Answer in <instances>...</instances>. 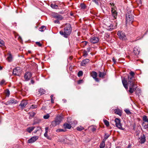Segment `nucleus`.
Wrapping results in <instances>:
<instances>
[{
	"mask_svg": "<svg viewBox=\"0 0 148 148\" xmlns=\"http://www.w3.org/2000/svg\"><path fill=\"white\" fill-rule=\"evenodd\" d=\"M122 82L124 87L126 90H127L128 89V86L135 84L134 77L128 76L127 80L125 78H124L122 79Z\"/></svg>",
	"mask_w": 148,
	"mask_h": 148,
	"instance_id": "1",
	"label": "nucleus"
},
{
	"mask_svg": "<svg viewBox=\"0 0 148 148\" xmlns=\"http://www.w3.org/2000/svg\"><path fill=\"white\" fill-rule=\"evenodd\" d=\"M64 27V32L60 31V33L64 37L67 38L71 33L72 28L71 25L69 23L66 24Z\"/></svg>",
	"mask_w": 148,
	"mask_h": 148,
	"instance_id": "2",
	"label": "nucleus"
},
{
	"mask_svg": "<svg viewBox=\"0 0 148 148\" xmlns=\"http://www.w3.org/2000/svg\"><path fill=\"white\" fill-rule=\"evenodd\" d=\"M63 118L62 116H58L55 119L54 121L51 122V125L55 127L56 125H59L61 122Z\"/></svg>",
	"mask_w": 148,
	"mask_h": 148,
	"instance_id": "3",
	"label": "nucleus"
},
{
	"mask_svg": "<svg viewBox=\"0 0 148 148\" xmlns=\"http://www.w3.org/2000/svg\"><path fill=\"white\" fill-rule=\"evenodd\" d=\"M117 34L120 39L123 40H127L126 36L125 33L122 31H119L118 32Z\"/></svg>",
	"mask_w": 148,
	"mask_h": 148,
	"instance_id": "4",
	"label": "nucleus"
},
{
	"mask_svg": "<svg viewBox=\"0 0 148 148\" xmlns=\"http://www.w3.org/2000/svg\"><path fill=\"white\" fill-rule=\"evenodd\" d=\"M115 122L116 127L120 129L123 130H124V129L123 128L122 126V124L121 123L120 120L118 118H116L115 119Z\"/></svg>",
	"mask_w": 148,
	"mask_h": 148,
	"instance_id": "5",
	"label": "nucleus"
},
{
	"mask_svg": "<svg viewBox=\"0 0 148 148\" xmlns=\"http://www.w3.org/2000/svg\"><path fill=\"white\" fill-rule=\"evenodd\" d=\"M21 73V70L19 67L15 68L13 71V74L14 75L19 76Z\"/></svg>",
	"mask_w": 148,
	"mask_h": 148,
	"instance_id": "6",
	"label": "nucleus"
},
{
	"mask_svg": "<svg viewBox=\"0 0 148 148\" xmlns=\"http://www.w3.org/2000/svg\"><path fill=\"white\" fill-rule=\"evenodd\" d=\"M136 84L129 85L128 86L129 87V89L128 92L130 93H133L136 89V87L135 86Z\"/></svg>",
	"mask_w": 148,
	"mask_h": 148,
	"instance_id": "7",
	"label": "nucleus"
},
{
	"mask_svg": "<svg viewBox=\"0 0 148 148\" xmlns=\"http://www.w3.org/2000/svg\"><path fill=\"white\" fill-rule=\"evenodd\" d=\"M18 103L17 101L13 98H11L10 100L7 101L5 104L6 105L12 104H15Z\"/></svg>",
	"mask_w": 148,
	"mask_h": 148,
	"instance_id": "8",
	"label": "nucleus"
},
{
	"mask_svg": "<svg viewBox=\"0 0 148 148\" xmlns=\"http://www.w3.org/2000/svg\"><path fill=\"white\" fill-rule=\"evenodd\" d=\"M91 76L92 77L95 81L97 82H99L98 78H97V73L95 71H92L90 73Z\"/></svg>",
	"mask_w": 148,
	"mask_h": 148,
	"instance_id": "9",
	"label": "nucleus"
},
{
	"mask_svg": "<svg viewBox=\"0 0 148 148\" xmlns=\"http://www.w3.org/2000/svg\"><path fill=\"white\" fill-rule=\"evenodd\" d=\"M90 41L92 43H96L99 41V38L97 37H92L90 38Z\"/></svg>",
	"mask_w": 148,
	"mask_h": 148,
	"instance_id": "10",
	"label": "nucleus"
},
{
	"mask_svg": "<svg viewBox=\"0 0 148 148\" xmlns=\"http://www.w3.org/2000/svg\"><path fill=\"white\" fill-rule=\"evenodd\" d=\"M126 16L127 21H128L129 22H132L133 21L134 19V17L133 16L132 14H126Z\"/></svg>",
	"mask_w": 148,
	"mask_h": 148,
	"instance_id": "11",
	"label": "nucleus"
},
{
	"mask_svg": "<svg viewBox=\"0 0 148 148\" xmlns=\"http://www.w3.org/2000/svg\"><path fill=\"white\" fill-rule=\"evenodd\" d=\"M32 74L30 72H27L25 74L24 77L25 80L26 81H28L32 76Z\"/></svg>",
	"mask_w": 148,
	"mask_h": 148,
	"instance_id": "12",
	"label": "nucleus"
},
{
	"mask_svg": "<svg viewBox=\"0 0 148 148\" xmlns=\"http://www.w3.org/2000/svg\"><path fill=\"white\" fill-rule=\"evenodd\" d=\"M38 138V136H34L30 138L27 141V142L28 143H32L34 142Z\"/></svg>",
	"mask_w": 148,
	"mask_h": 148,
	"instance_id": "13",
	"label": "nucleus"
},
{
	"mask_svg": "<svg viewBox=\"0 0 148 148\" xmlns=\"http://www.w3.org/2000/svg\"><path fill=\"white\" fill-rule=\"evenodd\" d=\"M146 140L145 137L144 135L141 136L139 138V142L143 144L145 143Z\"/></svg>",
	"mask_w": 148,
	"mask_h": 148,
	"instance_id": "14",
	"label": "nucleus"
},
{
	"mask_svg": "<svg viewBox=\"0 0 148 148\" xmlns=\"http://www.w3.org/2000/svg\"><path fill=\"white\" fill-rule=\"evenodd\" d=\"M89 62V59H86L83 60L81 63V65L82 66H85L86 64L88 63Z\"/></svg>",
	"mask_w": 148,
	"mask_h": 148,
	"instance_id": "15",
	"label": "nucleus"
},
{
	"mask_svg": "<svg viewBox=\"0 0 148 148\" xmlns=\"http://www.w3.org/2000/svg\"><path fill=\"white\" fill-rule=\"evenodd\" d=\"M27 103V102L26 101L23 100L21 101L19 106H21V108L25 107Z\"/></svg>",
	"mask_w": 148,
	"mask_h": 148,
	"instance_id": "16",
	"label": "nucleus"
},
{
	"mask_svg": "<svg viewBox=\"0 0 148 148\" xmlns=\"http://www.w3.org/2000/svg\"><path fill=\"white\" fill-rule=\"evenodd\" d=\"M38 92L39 93L37 95L38 97L44 94L45 93L44 90L41 88H40L39 89Z\"/></svg>",
	"mask_w": 148,
	"mask_h": 148,
	"instance_id": "17",
	"label": "nucleus"
},
{
	"mask_svg": "<svg viewBox=\"0 0 148 148\" xmlns=\"http://www.w3.org/2000/svg\"><path fill=\"white\" fill-rule=\"evenodd\" d=\"M107 27L106 28L108 30L112 31L113 29L115 28V27L112 24L109 25V24L107 25Z\"/></svg>",
	"mask_w": 148,
	"mask_h": 148,
	"instance_id": "18",
	"label": "nucleus"
},
{
	"mask_svg": "<svg viewBox=\"0 0 148 148\" xmlns=\"http://www.w3.org/2000/svg\"><path fill=\"white\" fill-rule=\"evenodd\" d=\"M140 50L139 48L137 47H135L134 49V53L135 55L138 54Z\"/></svg>",
	"mask_w": 148,
	"mask_h": 148,
	"instance_id": "19",
	"label": "nucleus"
},
{
	"mask_svg": "<svg viewBox=\"0 0 148 148\" xmlns=\"http://www.w3.org/2000/svg\"><path fill=\"white\" fill-rule=\"evenodd\" d=\"M42 130L41 129V128L39 127H37L36 130L34 132L35 133H37L38 134H40Z\"/></svg>",
	"mask_w": 148,
	"mask_h": 148,
	"instance_id": "20",
	"label": "nucleus"
},
{
	"mask_svg": "<svg viewBox=\"0 0 148 148\" xmlns=\"http://www.w3.org/2000/svg\"><path fill=\"white\" fill-rule=\"evenodd\" d=\"M112 15L114 18H116L117 14V13L115 10H111Z\"/></svg>",
	"mask_w": 148,
	"mask_h": 148,
	"instance_id": "21",
	"label": "nucleus"
},
{
	"mask_svg": "<svg viewBox=\"0 0 148 148\" xmlns=\"http://www.w3.org/2000/svg\"><path fill=\"white\" fill-rule=\"evenodd\" d=\"M105 140L103 139L100 145V148H104L105 147Z\"/></svg>",
	"mask_w": 148,
	"mask_h": 148,
	"instance_id": "22",
	"label": "nucleus"
},
{
	"mask_svg": "<svg viewBox=\"0 0 148 148\" xmlns=\"http://www.w3.org/2000/svg\"><path fill=\"white\" fill-rule=\"evenodd\" d=\"M64 126L65 129H70L71 127V125L67 123L64 124Z\"/></svg>",
	"mask_w": 148,
	"mask_h": 148,
	"instance_id": "23",
	"label": "nucleus"
},
{
	"mask_svg": "<svg viewBox=\"0 0 148 148\" xmlns=\"http://www.w3.org/2000/svg\"><path fill=\"white\" fill-rule=\"evenodd\" d=\"M35 127H30L27 129V131L29 133H31L35 128Z\"/></svg>",
	"mask_w": 148,
	"mask_h": 148,
	"instance_id": "24",
	"label": "nucleus"
},
{
	"mask_svg": "<svg viewBox=\"0 0 148 148\" xmlns=\"http://www.w3.org/2000/svg\"><path fill=\"white\" fill-rule=\"evenodd\" d=\"M114 112L115 114L121 116V112L119 110L115 109L114 110Z\"/></svg>",
	"mask_w": 148,
	"mask_h": 148,
	"instance_id": "25",
	"label": "nucleus"
},
{
	"mask_svg": "<svg viewBox=\"0 0 148 148\" xmlns=\"http://www.w3.org/2000/svg\"><path fill=\"white\" fill-rule=\"evenodd\" d=\"M51 6L53 9H57L58 8V5L54 3H52L51 5Z\"/></svg>",
	"mask_w": 148,
	"mask_h": 148,
	"instance_id": "26",
	"label": "nucleus"
},
{
	"mask_svg": "<svg viewBox=\"0 0 148 148\" xmlns=\"http://www.w3.org/2000/svg\"><path fill=\"white\" fill-rule=\"evenodd\" d=\"M110 5H111V9H115L116 8V6L114 4L113 2H111L110 3Z\"/></svg>",
	"mask_w": 148,
	"mask_h": 148,
	"instance_id": "27",
	"label": "nucleus"
},
{
	"mask_svg": "<svg viewBox=\"0 0 148 148\" xmlns=\"http://www.w3.org/2000/svg\"><path fill=\"white\" fill-rule=\"evenodd\" d=\"M105 75V73L103 72H99V77H103Z\"/></svg>",
	"mask_w": 148,
	"mask_h": 148,
	"instance_id": "28",
	"label": "nucleus"
},
{
	"mask_svg": "<svg viewBox=\"0 0 148 148\" xmlns=\"http://www.w3.org/2000/svg\"><path fill=\"white\" fill-rule=\"evenodd\" d=\"M7 59L9 62H10L12 60V56L11 54L9 55V56L7 58Z\"/></svg>",
	"mask_w": 148,
	"mask_h": 148,
	"instance_id": "29",
	"label": "nucleus"
},
{
	"mask_svg": "<svg viewBox=\"0 0 148 148\" xmlns=\"http://www.w3.org/2000/svg\"><path fill=\"white\" fill-rule=\"evenodd\" d=\"M143 120L145 122H147L148 123V118H147V116L146 115H144L143 116Z\"/></svg>",
	"mask_w": 148,
	"mask_h": 148,
	"instance_id": "30",
	"label": "nucleus"
},
{
	"mask_svg": "<svg viewBox=\"0 0 148 148\" xmlns=\"http://www.w3.org/2000/svg\"><path fill=\"white\" fill-rule=\"evenodd\" d=\"M44 136L48 140H51V138L48 135L47 133H45Z\"/></svg>",
	"mask_w": 148,
	"mask_h": 148,
	"instance_id": "31",
	"label": "nucleus"
},
{
	"mask_svg": "<svg viewBox=\"0 0 148 148\" xmlns=\"http://www.w3.org/2000/svg\"><path fill=\"white\" fill-rule=\"evenodd\" d=\"M56 16V18H57L58 20H61L63 18V17L62 16L59 15L58 14V15L57 16Z\"/></svg>",
	"mask_w": 148,
	"mask_h": 148,
	"instance_id": "32",
	"label": "nucleus"
},
{
	"mask_svg": "<svg viewBox=\"0 0 148 148\" xmlns=\"http://www.w3.org/2000/svg\"><path fill=\"white\" fill-rule=\"evenodd\" d=\"M46 27L44 26H42L40 28H39V31L40 32H42L44 31V29H46Z\"/></svg>",
	"mask_w": 148,
	"mask_h": 148,
	"instance_id": "33",
	"label": "nucleus"
},
{
	"mask_svg": "<svg viewBox=\"0 0 148 148\" xmlns=\"http://www.w3.org/2000/svg\"><path fill=\"white\" fill-rule=\"evenodd\" d=\"M84 128L81 126H79L77 128V130L79 131H81V130H84Z\"/></svg>",
	"mask_w": 148,
	"mask_h": 148,
	"instance_id": "34",
	"label": "nucleus"
},
{
	"mask_svg": "<svg viewBox=\"0 0 148 148\" xmlns=\"http://www.w3.org/2000/svg\"><path fill=\"white\" fill-rule=\"evenodd\" d=\"M80 6L82 9H85L87 8L86 5L84 3L81 4Z\"/></svg>",
	"mask_w": 148,
	"mask_h": 148,
	"instance_id": "35",
	"label": "nucleus"
},
{
	"mask_svg": "<svg viewBox=\"0 0 148 148\" xmlns=\"http://www.w3.org/2000/svg\"><path fill=\"white\" fill-rule=\"evenodd\" d=\"M103 122L107 126L109 125V122L106 120H103Z\"/></svg>",
	"mask_w": 148,
	"mask_h": 148,
	"instance_id": "36",
	"label": "nucleus"
},
{
	"mask_svg": "<svg viewBox=\"0 0 148 148\" xmlns=\"http://www.w3.org/2000/svg\"><path fill=\"white\" fill-rule=\"evenodd\" d=\"M66 131L65 130L63 129H58L56 130V132H65Z\"/></svg>",
	"mask_w": 148,
	"mask_h": 148,
	"instance_id": "37",
	"label": "nucleus"
},
{
	"mask_svg": "<svg viewBox=\"0 0 148 148\" xmlns=\"http://www.w3.org/2000/svg\"><path fill=\"white\" fill-rule=\"evenodd\" d=\"M97 5H99V3H100V0H92Z\"/></svg>",
	"mask_w": 148,
	"mask_h": 148,
	"instance_id": "38",
	"label": "nucleus"
},
{
	"mask_svg": "<svg viewBox=\"0 0 148 148\" xmlns=\"http://www.w3.org/2000/svg\"><path fill=\"white\" fill-rule=\"evenodd\" d=\"M50 117V115L49 114H47L46 115L44 116L43 118L45 119H47Z\"/></svg>",
	"mask_w": 148,
	"mask_h": 148,
	"instance_id": "39",
	"label": "nucleus"
},
{
	"mask_svg": "<svg viewBox=\"0 0 148 148\" xmlns=\"http://www.w3.org/2000/svg\"><path fill=\"white\" fill-rule=\"evenodd\" d=\"M37 107V105H32L30 107V108L31 109H35Z\"/></svg>",
	"mask_w": 148,
	"mask_h": 148,
	"instance_id": "40",
	"label": "nucleus"
},
{
	"mask_svg": "<svg viewBox=\"0 0 148 148\" xmlns=\"http://www.w3.org/2000/svg\"><path fill=\"white\" fill-rule=\"evenodd\" d=\"M144 122H143L142 123V125L144 127L145 129H147L148 128V124H147V125H145Z\"/></svg>",
	"mask_w": 148,
	"mask_h": 148,
	"instance_id": "41",
	"label": "nucleus"
},
{
	"mask_svg": "<svg viewBox=\"0 0 148 148\" xmlns=\"http://www.w3.org/2000/svg\"><path fill=\"white\" fill-rule=\"evenodd\" d=\"M109 135L108 134H105V136H104V140H105L107 139V138L109 137Z\"/></svg>",
	"mask_w": 148,
	"mask_h": 148,
	"instance_id": "42",
	"label": "nucleus"
},
{
	"mask_svg": "<svg viewBox=\"0 0 148 148\" xmlns=\"http://www.w3.org/2000/svg\"><path fill=\"white\" fill-rule=\"evenodd\" d=\"M83 75V72L82 71H79L78 73V76L79 77L82 76Z\"/></svg>",
	"mask_w": 148,
	"mask_h": 148,
	"instance_id": "43",
	"label": "nucleus"
},
{
	"mask_svg": "<svg viewBox=\"0 0 148 148\" xmlns=\"http://www.w3.org/2000/svg\"><path fill=\"white\" fill-rule=\"evenodd\" d=\"M133 12H132L131 10H127L126 14H131Z\"/></svg>",
	"mask_w": 148,
	"mask_h": 148,
	"instance_id": "44",
	"label": "nucleus"
},
{
	"mask_svg": "<svg viewBox=\"0 0 148 148\" xmlns=\"http://www.w3.org/2000/svg\"><path fill=\"white\" fill-rule=\"evenodd\" d=\"M125 112L127 114H131V112L129 109H126L125 110Z\"/></svg>",
	"mask_w": 148,
	"mask_h": 148,
	"instance_id": "45",
	"label": "nucleus"
},
{
	"mask_svg": "<svg viewBox=\"0 0 148 148\" xmlns=\"http://www.w3.org/2000/svg\"><path fill=\"white\" fill-rule=\"evenodd\" d=\"M36 43L39 47H41L42 46V45L41 44L40 42H36Z\"/></svg>",
	"mask_w": 148,
	"mask_h": 148,
	"instance_id": "46",
	"label": "nucleus"
},
{
	"mask_svg": "<svg viewBox=\"0 0 148 148\" xmlns=\"http://www.w3.org/2000/svg\"><path fill=\"white\" fill-rule=\"evenodd\" d=\"M31 117H33L35 114V113L34 112H32L29 113Z\"/></svg>",
	"mask_w": 148,
	"mask_h": 148,
	"instance_id": "47",
	"label": "nucleus"
},
{
	"mask_svg": "<svg viewBox=\"0 0 148 148\" xmlns=\"http://www.w3.org/2000/svg\"><path fill=\"white\" fill-rule=\"evenodd\" d=\"M58 14L55 13H53L52 14V16L54 18H56V16H57L58 15Z\"/></svg>",
	"mask_w": 148,
	"mask_h": 148,
	"instance_id": "48",
	"label": "nucleus"
},
{
	"mask_svg": "<svg viewBox=\"0 0 148 148\" xmlns=\"http://www.w3.org/2000/svg\"><path fill=\"white\" fill-rule=\"evenodd\" d=\"M88 55V53L86 51H84L83 53V56H84L85 57H86Z\"/></svg>",
	"mask_w": 148,
	"mask_h": 148,
	"instance_id": "49",
	"label": "nucleus"
},
{
	"mask_svg": "<svg viewBox=\"0 0 148 148\" xmlns=\"http://www.w3.org/2000/svg\"><path fill=\"white\" fill-rule=\"evenodd\" d=\"M130 75H131V77H134V73L132 71H131L130 73Z\"/></svg>",
	"mask_w": 148,
	"mask_h": 148,
	"instance_id": "50",
	"label": "nucleus"
},
{
	"mask_svg": "<svg viewBox=\"0 0 148 148\" xmlns=\"http://www.w3.org/2000/svg\"><path fill=\"white\" fill-rule=\"evenodd\" d=\"M0 44L2 45H4V41L3 40H1L0 39Z\"/></svg>",
	"mask_w": 148,
	"mask_h": 148,
	"instance_id": "51",
	"label": "nucleus"
},
{
	"mask_svg": "<svg viewBox=\"0 0 148 148\" xmlns=\"http://www.w3.org/2000/svg\"><path fill=\"white\" fill-rule=\"evenodd\" d=\"M45 133H48V131L49 130V127H46L45 128Z\"/></svg>",
	"mask_w": 148,
	"mask_h": 148,
	"instance_id": "52",
	"label": "nucleus"
},
{
	"mask_svg": "<svg viewBox=\"0 0 148 148\" xmlns=\"http://www.w3.org/2000/svg\"><path fill=\"white\" fill-rule=\"evenodd\" d=\"M54 22L55 23H58L59 24L60 23L59 21L58 20H57L55 21H54Z\"/></svg>",
	"mask_w": 148,
	"mask_h": 148,
	"instance_id": "53",
	"label": "nucleus"
},
{
	"mask_svg": "<svg viewBox=\"0 0 148 148\" xmlns=\"http://www.w3.org/2000/svg\"><path fill=\"white\" fill-rule=\"evenodd\" d=\"M5 82V81L4 80H2L0 82V84H2Z\"/></svg>",
	"mask_w": 148,
	"mask_h": 148,
	"instance_id": "54",
	"label": "nucleus"
},
{
	"mask_svg": "<svg viewBox=\"0 0 148 148\" xmlns=\"http://www.w3.org/2000/svg\"><path fill=\"white\" fill-rule=\"evenodd\" d=\"M82 80H79L78 81L77 83L78 84H80L82 82Z\"/></svg>",
	"mask_w": 148,
	"mask_h": 148,
	"instance_id": "55",
	"label": "nucleus"
},
{
	"mask_svg": "<svg viewBox=\"0 0 148 148\" xmlns=\"http://www.w3.org/2000/svg\"><path fill=\"white\" fill-rule=\"evenodd\" d=\"M91 130L92 131L94 132L96 130V128L94 127H92V128H91Z\"/></svg>",
	"mask_w": 148,
	"mask_h": 148,
	"instance_id": "56",
	"label": "nucleus"
},
{
	"mask_svg": "<svg viewBox=\"0 0 148 148\" xmlns=\"http://www.w3.org/2000/svg\"><path fill=\"white\" fill-rule=\"evenodd\" d=\"M112 61L114 62V64H115L116 62L115 59H114V57L113 58H112Z\"/></svg>",
	"mask_w": 148,
	"mask_h": 148,
	"instance_id": "57",
	"label": "nucleus"
},
{
	"mask_svg": "<svg viewBox=\"0 0 148 148\" xmlns=\"http://www.w3.org/2000/svg\"><path fill=\"white\" fill-rule=\"evenodd\" d=\"M7 94L8 95V96L9 95H10V91L9 90H8L7 92H6Z\"/></svg>",
	"mask_w": 148,
	"mask_h": 148,
	"instance_id": "58",
	"label": "nucleus"
},
{
	"mask_svg": "<svg viewBox=\"0 0 148 148\" xmlns=\"http://www.w3.org/2000/svg\"><path fill=\"white\" fill-rule=\"evenodd\" d=\"M51 103H54V100L53 99V98L51 99Z\"/></svg>",
	"mask_w": 148,
	"mask_h": 148,
	"instance_id": "59",
	"label": "nucleus"
},
{
	"mask_svg": "<svg viewBox=\"0 0 148 148\" xmlns=\"http://www.w3.org/2000/svg\"><path fill=\"white\" fill-rule=\"evenodd\" d=\"M65 11H62L60 12L59 13L60 14H64V12Z\"/></svg>",
	"mask_w": 148,
	"mask_h": 148,
	"instance_id": "60",
	"label": "nucleus"
},
{
	"mask_svg": "<svg viewBox=\"0 0 148 148\" xmlns=\"http://www.w3.org/2000/svg\"><path fill=\"white\" fill-rule=\"evenodd\" d=\"M84 44L85 45H86L87 44V43H88V42L85 41H84Z\"/></svg>",
	"mask_w": 148,
	"mask_h": 148,
	"instance_id": "61",
	"label": "nucleus"
},
{
	"mask_svg": "<svg viewBox=\"0 0 148 148\" xmlns=\"http://www.w3.org/2000/svg\"><path fill=\"white\" fill-rule=\"evenodd\" d=\"M18 39L19 40H22L20 36H18Z\"/></svg>",
	"mask_w": 148,
	"mask_h": 148,
	"instance_id": "62",
	"label": "nucleus"
},
{
	"mask_svg": "<svg viewBox=\"0 0 148 148\" xmlns=\"http://www.w3.org/2000/svg\"><path fill=\"white\" fill-rule=\"evenodd\" d=\"M31 82L32 84H33L34 83V81L33 80H31Z\"/></svg>",
	"mask_w": 148,
	"mask_h": 148,
	"instance_id": "63",
	"label": "nucleus"
},
{
	"mask_svg": "<svg viewBox=\"0 0 148 148\" xmlns=\"http://www.w3.org/2000/svg\"><path fill=\"white\" fill-rule=\"evenodd\" d=\"M53 95H51V99H52V98H53Z\"/></svg>",
	"mask_w": 148,
	"mask_h": 148,
	"instance_id": "64",
	"label": "nucleus"
}]
</instances>
